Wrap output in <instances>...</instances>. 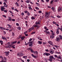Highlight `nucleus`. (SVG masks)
Instances as JSON below:
<instances>
[{
	"label": "nucleus",
	"instance_id": "1",
	"mask_svg": "<svg viewBox=\"0 0 62 62\" xmlns=\"http://www.w3.org/2000/svg\"><path fill=\"white\" fill-rule=\"evenodd\" d=\"M49 58V61H51V62H52V59H53L54 60H55V59H54V57H53V56H50Z\"/></svg>",
	"mask_w": 62,
	"mask_h": 62
},
{
	"label": "nucleus",
	"instance_id": "2",
	"mask_svg": "<svg viewBox=\"0 0 62 62\" xmlns=\"http://www.w3.org/2000/svg\"><path fill=\"white\" fill-rule=\"evenodd\" d=\"M50 12L48 13L46 12H45V16L46 18H47L49 16V15L50 14Z\"/></svg>",
	"mask_w": 62,
	"mask_h": 62
},
{
	"label": "nucleus",
	"instance_id": "3",
	"mask_svg": "<svg viewBox=\"0 0 62 62\" xmlns=\"http://www.w3.org/2000/svg\"><path fill=\"white\" fill-rule=\"evenodd\" d=\"M23 54L22 52H19L17 53V55H19V56H22Z\"/></svg>",
	"mask_w": 62,
	"mask_h": 62
},
{
	"label": "nucleus",
	"instance_id": "4",
	"mask_svg": "<svg viewBox=\"0 0 62 62\" xmlns=\"http://www.w3.org/2000/svg\"><path fill=\"white\" fill-rule=\"evenodd\" d=\"M35 30L34 27H32L31 28H30L29 29H28L29 32H31V30Z\"/></svg>",
	"mask_w": 62,
	"mask_h": 62
},
{
	"label": "nucleus",
	"instance_id": "5",
	"mask_svg": "<svg viewBox=\"0 0 62 62\" xmlns=\"http://www.w3.org/2000/svg\"><path fill=\"white\" fill-rule=\"evenodd\" d=\"M43 55H46V56H49V55H50V54L49 53L45 52L44 53Z\"/></svg>",
	"mask_w": 62,
	"mask_h": 62
},
{
	"label": "nucleus",
	"instance_id": "6",
	"mask_svg": "<svg viewBox=\"0 0 62 62\" xmlns=\"http://www.w3.org/2000/svg\"><path fill=\"white\" fill-rule=\"evenodd\" d=\"M55 40L56 41L59 42V41H60V38L58 37H56V39H55Z\"/></svg>",
	"mask_w": 62,
	"mask_h": 62
},
{
	"label": "nucleus",
	"instance_id": "7",
	"mask_svg": "<svg viewBox=\"0 0 62 62\" xmlns=\"http://www.w3.org/2000/svg\"><path fill=\"white\" fill-rule=\"evenodd\" d=\"M30 43H29V47H32L33 46H32V42H33L32 41H29V42Z\"/></svg>",
	"mask_w": 62,
	"mask_h": 62
},
{
	"label": "nucleus",
	"instance_id": "8",
	"mask_svg": "<svg viewBox=\"0 0 62 62\" xmlns=\"http://www.w3.org/2000/svg\"><path fill=\"white\" fill-rule=\"evenodd\" d=\"M4 53L6 54L5 55H6V56L8 55V54H9V51L5 52Z\"/></svg>",
	"mask_w": 62,
	"mask_h": 62
},
{
	"label": "nucleus",
	"instance_id": "9",
	"mask_svg": "<svg viewBox=\"0 0 62 62\" xmlns=\"http://www.w3.org/2000/svg\"><path fill=\"white\" fill-rule=\"evenodd\" d=\"M21 35H20L19 37V38L20 39V38H21V39L22 40H23L24 39H25V37L24 36H23L22 37H20Z\"/></svg>",
	"mask_w": 62,
	"mask_h": 62
},
{
	"label": "nucleus",
	"instance_id": "10",
	"mask_svg": "<svg viewBox=\"0 0 62 62\" xmlns=\"http://www.w3.org/2000/svg\"><path fill=\"white\" fill-rule=\"evenodd\" d=\"M0 29H4V30H7V31H8L9 30V29H5V28H3L2 27H0Z\"/></svg>",
	"mask_w": 62,
	"mask_h": 62
},
{
	"label": "nucleus",
	"instance_id": "11",
	"mask_svg": "<svg viewBox=\"0 0 62 62\" xmlns=\"http://www.w3.org/2000/svg\"><path fill=\"white\" fill-rule=\"evenodd\" d=\"M49 52L50 53H51V54H53L54 53V51H53L52 49H51L49 50Z\"/></svg>",
	"mask_w": 62,
	"mask_h": 62
},
{
	"label": "nucleus",
	"instance_id": "12",
	"mask_svg": "<svg viewBox=\"0 0 62 62\" xmlns=\"http://www.w3.org/2000/svg\"><path fill=\"white\" fill-rule=\"evenodd\" d=\"M48 43H49V44L52 45V46H53V45H54L53 44V43L52 42V41H49V42H48Z\"/></svg>",
	"mask_w": 62,
	"mask_h": 62
},
{
	"label": "nucleus",
	"instance_id": "13",
	"mask_svg": "<svg viewBox=\"0 0 62 62\" xmlns=\"http://www.w3.org/2000/svg\"><path fill=\"white\" fill-rule=\"evenodd\" d=\"M33 26L34 27H37V29L39 27V26L37 25H33Z\"/></svg>",
	"mask_w": 62,
	"mask_h": 62
},
{
	"label": "nucleus",
	"instance_id": "14",
	"mask_svg": "<svg viewBox=\"0 0 62 62\" xmlns=\"http://www.w3.org/2000/svg\"><path fill=\"white\" fill-rule=\"evenodd\" d=\"M4 9H5V8L3 6H1V11H4Z\"/></svg>",
	"mask_w": 62,
	"mask_h": 62
},
{
	"label": "nucleus",
	"instance_id": "15",
	"mask_svg": "<svg viewBox=\"0 0 62 62\" xmlns=\"http://www.w3.org/2000/svg\"><path fill=\"white\" fill-rule=\"evenodd\" d=\"M15 4L16 5L17 7H19V3H17V2H16V3H15Z\"/></svg>",
	"mask_w": 62,
	"mask_h": 62
},
{
	"label": "nucleus",
	"instance_id": "16",
	"mask_svg": "<svg viewBox=\"0 0 62 62\" xmlns=\"http://www.w3.org/2000/svg\"><path fill=\"white\" fill-rule=\"evenodd\" d=\"M17 43V41H15L14 42H11V44H14L15 43Z\"/></svg>",
	"mask_w": 62,
	"mask_h": 62
},
{
	"label": "nucleus",
	"instance_id": "17",
	"mask_svg": "<svg viewBox=\"0 0 62 62\" xmlns=\"http://www.w3.org/2000/svg\"><path fill=\"white\" fill-rule=\"evenodd\" d=\"M62 9V8H61V7H60L59 8H58V12H59L60 10H61Z\"/></svg>",
	"mask_w": 62,
	"mask_h": 62
},
{
	"label": "nucleus",
	"instance_id": "18",
	"mask_svg": "<svg viewBox=\"0 0 62 62\" xmlns=\"http://www.w3.org/2000/svg\"><path fill=\"white\" fill-rule=\"evenodd\" d=\"M8 19L9 20V21H11H11L12 20V18H11V17H8Z\"/></svg>",
	"mask_w": 62,
	"mask_h": 62
},
{
	"label": "nucleus",
	"instance_id": "19",
	"mask_svg": "<svg viewBox=\"0 0 62 62\" xmlns=\"http://www.w3.org/2000/svg\"><path fill=\"white\" fill-rule=\"evenodd\" d=\"M40 21H39L38 22H36L35 23L37 25H38V24H39V23H40Z\"/></svg>",
	"mask_w": 62,
	"mask_h": 62
},
{
	"label": "nucleus",
	"instance_id": "20",
	"mask_svg": "<svg viewBox=\"0 0 62 62\" xmlns=\"http://www.w3.org/2000/svg\"><path fill=\"white\" fill-rule=\"evenodd\" d=\"M52 33V35H53L54 36L55 35V34H54V32H53V31L52 30H51L50 31Z\"/></svg>",
	"mask_w": 62,
	"mask_h": 62
},
{
	"label": "nucleus",
	"instance_id": "21",
	"mask_svg": "<svg viewBox=\"0 0 62 62\" xmlns=\"http://www.w3.org/2000/svg\"><path fill=\"white\" fill-rule=\"evenodd\" d=\"M38 43L39 44H42V42L39 41H38Z\"/></svg>",
	"mask_w": 62,
	"mask_h": 62
},
{
	"label": "nucleus",
	"instance_id": "22",
	"mask_svg": "<svg viewBox=\"0 0 62 62\" xmlns=\"http://www.w3.org/2000/svg\"><path fill=\"white\" fill-rule=\"evenodd\" d=\"M50 38L51 39H54V35L52 34V36H50Z\"/></svg>",
	"mask_w": 62,
	"mask_h": 62
},
{
	"label": "nucleus",
	"instance_id": "23",
	"mask_svg": "<svg viewBox=\"0 0 62 62\" xmlns=\"http://www.w3.org/2000/svg\"><path fill=\"white\" fill-rule=\"evenodd\" d=\"M0 43H1V45H3V42L2 40H0Z\"/></svg>",
	"mask_w": 62,
	"mask_h": 62
},
{
	"label": "nucleus",
	"instance_id": "24",
	"mask_svg": "<svg viewBox=\"0 0 62 62\" xmlns=\"http://www.w3.org/2000/svg\"><path fill=\"white\" fill-rule=\"evenodd\" d=\"M40 20H42L43 19V16H41L40 18Z\"/></svg>",
	"mask_w": 62,
	"mask_h": 62
},
{
	"label": "nucleus",
	"instance_id": "25",
	"mask_svg": "<svg viewBox=\"0 0 62 62\" xmlns=\"http://www.w3.org/2000/svg\"><path fill=\"white\" fill-rule=\"evenodd\" d=\"M31 47H29L27 49V50H28V51H29V50H31Z\"/></svg>",
	"mask_w": 62,
	"mask_h": 62
},
{
	"label": "nucleus",
	"instance_id": "26",
	"mask_svg": "<svg viewBox=\"0 0 62 62\" xmlns=\"http://www.w3.org/2000/svg\"><path fill=\"white\" fill-rule=\"evenodd\" d=\"M17 29L18 30H21V28L20 27H17Z\"/></svg>",
	"mask_w": 62,
	"mask_h": 62
},
{
	"label": "nucleus",
	"instance_id": "27",
	"mask_svg": "<svg viewBox=\"0 0 62 62\" xmlns=\"http://www.w3.org/2000/svg\"><path fill=\"white\" fill-rule=\"evenodd\" d=\"M54 47H56V48H57V49H58V46L56 45H54Z\"/></svg>",
	"mask_w": 62,
	"mask_h": 62
},
{
	"label": "nucleus",
	"instance_id": "28",
	"mask_svg": "<svg viewBox=\"0 0 62 62\" xmlns=\"http://www.w3.org/2000/svg\"><path fill=\"white\" fill-rule=\"evenodd\" d=\"M7 47L8 48H10V47H11V44L8 45H7Z\"/></svg>",
	"mask_w": 62,
	"mask_h": 62
},
{
	"label": "nucleus",
	"instance_id": "29",
	"mask_svg": "<svg viewBox=\"0 0 62 62\" xmlns=\"http://www.w3.org/2000/svg\"><path fill=\"white\" fill-rule=\"evenodd\" d=\"M7 25L9 28H11V26L9 24H7Z\"/></svg>",
	"mask_w": 62,
	"mask_h": 62
},
{
	"label": "nucleus",
	"instance_id": "30",
	"mask_svg": "<svg viewBox=\"0 0 62 62\" xmlns=\"http://www.w3.org/2000/svg\"><path fill=\"white\" fill-rule=\"evenodd\" d=\"M31 56H32L34 58H36V56H34V54H32L31 55Z\"/></svg>",
	"mask_w": 62,
	"mask_h": 62
},
{
	"label": "nucleus",
	"instance_id": "31",
	"mask_svg": "<svg viewBox=\"0 0 62 62\" xmlns=\"http://www.w3.org/2000/svg\"><path fill=\"white\" fill-rule=\"evenodd\" d=\"M2 39H6V37H5L4 36L3 37H2Z\"/></svg>",
	"mask_w": 62,
	"mask_h": 62
},
{
	"label": "nucleus",
	"instance_id": "32",
	"mask_svg": "<svg viewBox=\"0 0 62 62\" xmlns=\"http://www.w3.org/2000/svg\"><path fill=\"white\" fill-rule=\"evenodd\" d=\"M54 56L55 57H56V58H58V57L56 55H54Z\"/></svg>",
	"mask_w": 62,
	"mask_h": 62
},
{
	"label": "nucleus",
	"instance_id": "33",
	"mask_svg": "<svg viewBox=\"0 0 62 62\" xmlns=\"http://www.w3.org/2000/svg\"><path fill=\"white\" fill-rule=\"evenodd\" d=\"M31 53H33V52H34V50H33L32 49H31Z\"/></svg>",
	"mask_w": 62,
	"mask_h": 62
},
{
	"label": "nucleus",
	"instance_id": "34",
	"mask_svg": "<svg viewBox=\"0 0 62 62\" xmlns=\"http://www.w3.org/2000/svg\"><path fill=\"white\" fill-rule=\"evenodd\" d=\"M30 0H27V1H26V3H29V2H30Z\"/></svg>",
	"mask_w": 62,
	"mask_h": 62
},
{
	"label": "nucleus",
	"instance_id": "35",
	"mask_svg": "<svg viewBox=\"0 0 62 62\" xmlns=\"http://www.w3.org/2000/svg\"><path fill=\"white\" fill-rule=\"evenodd\" d=\"M29 9L30 10H32L33 9H32V8L31 7H29Z\"/></svg>",
	"mask_w": 62,
	"mask_h": 62
},
{
	"label": "nucleus",
	"instance_id": "36",
	"mask_svg": "<svg viewBox=\"0 0 62 62\" xmlns=\"http://www.w3.org/2000/svg\"><path fill=\"white\" fill-rule=\"evenodd\" d=\"M0 58H2V59L3 60H4V58H3V57L2 56H0Z\"/></svg>",
	"mask_w": 62,
	"mask_h": 62
},
{
	"label": "nucleus",
	"instance_id": "37",
	"mask_svg": "<svg viewBox=\"0 0 62 62\" xmlns=\"http://www.w3.org/2000/svg\"><path fill=\"white\" fill-rule=\"evenodd\" d=\"M31 19L32 20H34V19H35V18L34 16H32L31 18Z\"/></svg>",
	"mask_w": 62,
	"mask_h": 62
},
{
	"label": "nucleus",
	"instance_id": "38",
	"mask_svg": "<svg viewBox=\"0 0 62 62\" xmlns=\"http://www.w3.org/2000/svg\"><path fill=\"white\" fill-rule=\"evenodd\" d=\"M3 58L4 59V60H5L6 61L7 60V58H6V57H3Z\"/></svg>",
	"mask_w": 62,
	"mask_h": 62
},
{
	"label": "nucleus",
	"instance_id": "39",
	"mask_svg": "<svg viewBox=\"0 0 62 62\" xmlns=\"http://www.w3.org/2000/svg\"><path fill=\"white\" fill-rule=\"evenodd\" d=\"M51 9H52V10H53V11L54 10V7H52Z\"/></svg>",
	"mask_w": 62,
	"mask_h": 62
},
{
	"label": "nucleus",
	"instance_id": "40",
	"mask_svg": "<svg viewBox=\"0 0 62 62\" xmlns=\"http://www.w3.org/2000/svg\"><path fill=\"white\" fill-rule=\"evenodd\" d=\"M56 33H57V34H58L59 33V31H57Z\"/></svg>",
	"mask_w": 62,
	"mask_h": 62
},
{
	"label": "nucleus",
	"instance_id": "41",
	"mask_svg": "<svg viewBox=\"0 0 62 62\" xmlns=\"http://www.w3.org/2000/svg\"><path fill=\"white\" fill-rule=\"evenodd\" d=\"M30 42H28V43L27 44L26 43L25 44V45H27L28 44H29V43Z\"/></svg>",
	"mask_w": 62,
	"mask_h": 62
},
{
	"label": "nucleus",
	"instance_id": "42",
	"mask_svg": "<svg viewBox=\"0 0 62 62\" xmlns=\"http://www.w3.org/2000/svg\"><path fill=\"white\" fill-rule=\"evenodd\" d=\"M35 33L36 32L35 31L31 33V34H35Z\"/></svg>",
	"mask_w": 62,
	"mask_h": 62
},
{
	"label": "nucleus",
	"instance_id": "43",
	"mask_svg": "<svg viewBox=\"0 0 62 62\" xmlns=\"http://www.w3.org/2000/svg\"><path fill=\"white\" fill-rule=\"evenodd\" d=\"M4 1L6 3H7L8 2V0H4Z\"/></svg>",
	"mask_w": 62,
	"mask_h": 62
},
{
	"label": "nucleus",
	"instance_id": "44",
	"mask_svg": "<svg viewBox=\"0 0 62 62\" xmlns=\"http://www.w3.org/2000/svg\"><path fill=\"white\" fill-rule=\"evenodd\" d=\"M53 24H56V22H54V21L53 22Z\"/></svg>",
	"mask_w": 62,
	"mask_h": 62
},
{
	"label": "nucleus",
	"instance_id": "45",
	"mask_svg": "<svg viewBox=\"0 0 62 62\" xmlns=\"http://www.w3.org/2000/svg\"><path fill=\"white\" fill-rule=\"evenodd\" d=\"M34 17H36L37 16V14H34Z\"/></svg>",
	"mask_w": 62,
	"mask_h": 62
},
{
	"label": "nucleus",
	"instance_id": "46",
	"mask_svg": "<svg viewBox=\"0 0 62 62\" xmlns=\"http://www.w3.org/2000/svg\"><path fill=\"white\" fill-rule=\"evenodd\" d=\"M45 51L46 52H48L49 51V50L48 49H46Z\"/></svg>",
	"mask_w": 62,
	"mask_h": 62
},
{
	"label": "nucleus",
	"instance_id": "47",
	"mask_svg": "<svg viewBox=\"0 0 62 62\" xmlns=\"http://www.w3.org/2000/svg\"><path fill=\"white\" fill-rule=\"evenodd\" d=\"M24 13L23 12L21 13V15L23 16V15H24Z\"/></svg>",
	"mask_w": 62,
	"mask_h": 62
},
{
	"label": "nucleus",
	"instance_id": "48",
	"mask_svg": "<svg viewBox=\"0 0 62 62\" xmlns=\"http://www.w3.org/2000/svg\"><path fill=\"white\" fill-rule=\"evenodd\" d=\"M26 25L27 26V27H28L29 26L27 25V23H26Z\"/></svg>",
	"mask_w": 62,
	"mask_h": 62
},
{
	"label": "nucleus",
	"instance_id": "49",
	"mask_svg": "<svg viewBox=\"0 0 62 62\" xmlns=\"http://www.w3.org/2000/svg\"><path fill=\"white\" fill-rule=\"evenodd\" d=\"M10 44V42H8L7 44H8V45H9V44Z\"/></svg>",
	"mask_w": 62,
	"mask_h": 62
},
{
	"label": "nucleus",
	"instance_id": "50",
	"mask_svg": "<svg viewBox=\"0 0 62 62\" xmlns=\"http://www.w3.org/2000/svg\"><path fill=\"white\" fill-rule=\"evenodd\" d=\"M23 58H27V56H23Z\"/></svg>",
	"mask_w": 62,
	"mask_h": 62
},
{
	"label": "nucleus",
	"instance_id": "51",
	"mask_svg": "<svg viewBox=\"0 0 62 62\" xmlns=\"http://www.w3.org/2000/svg\"><path fill=\"white\" fill-rule=\"evenodd\" d=\"M46 33L49 35H50V33L49 32V31H47Z\"/></svg>",
	"mask_w": 62,
	"mask_h": 62
},
{
	"label": "nucleus",
	"instance_id": "52",
	"mask_svg": "<svg viewBox=\"0 0 62 62\" xmlns=\"http://www.w3.org/2000/svg\"><path fill=\"white\" fill-rule=\"evenodd\" d=\"M59 1V0H55V1H54V2H58Z\"/></svg>",
	"mask_w": 62,
	"mask_h": 62
},
{
	"label": "nucleus",
	"instance_id": "53",
	"mask_svg": "<svg viewBox=\"0 0 62 62\" xmlns=\"http://www.w3.org/2000/svg\"><path fill=\"white\" fill-rule=\"evenodd\" d=\"M12 21H13V22H14L15 21V20L14 19H12Z\"/></svg>",
	"mask_w": 62,
	"mask_h": 62
},
{
	"label": "nucleus",
	"instance_id": "54",
	"mask_svg": "<svg viewBox=\"0 0 62 62\" xmlns=\"http://www.w3.org/2000/svg\"><path fill=\"white\" fill-rule=\"evenodd\" d=\"M27 14L28 16H29V15H30V13H27Z\"/></svg>",
	"mask_w": 62,
	"mask_h": 62
},
{
	"label": "nucleus",
	"instance_id": "55",
	"mask_svg": "<svg viewBox=\"0 0 62 62\" xmlns=\"http://www.w3.org/2000/svg\"><path fill=\"white\" fill-rule=\"evenodd\" d=\"M16 24L17 26H19V24L18 23H16Z\"/></svg>",
	"mask_w": 62,
	"mask_h": 62
},
{
	"label": "nucleus",
	"instance_id": "56",
	"mask_svg": "<svg viewBox=\"0 0 62 62\" xmlns=\"http://www.w3.org/2000/svg\"><path fill=\"white\" fill-rule=\"evenodd\" d=\"M3 32L4 34H6V31H3Z\"/></svg>",
	"mask_w": 62,
	"mask_h": 62
},
{
	"label": "nucleus",
	"instance_id": "57",
	"mask_svg": "<svg viewBox=\"0 0 62 62\" xmlns=\"http://www.w3.org/2000/svg\"><path fill=\"white\" fill-rule=\"evenodd\" d=\"M24 12L25 13H27V12H28V11H27L26 10Z\"/></svg>",
	"mask_w": 62,
	"mask_h": 62
},
{
	"label": "nucleus",
	"instance_id": "58",
	"mask_svg": "<svg viewBox=\"0 0 62 62\" xmlns=\"http://www.w3.org/2000/svg\"><path fill=\"white\" fill-rule=\"evenodd\" d=\"M58 57L59 58H60L61 57V55H59V56H58Z\"/></svg>",
	"mask_w": 62,
	"mask_h": 62
},
{
	"label": "nucleus",
	"instance_id": "59",
	"mask_svg": "<svg viewBox=\"0 0 62 62\" xmlns=\"http://www.w3.org/2000/svg\"><path fill=\"white\" fill-rule=\"evenodd\" d=\"M39 13H41L42 12H41V11H39Z\"/></svg>",
	"mask_w": 62,
	"mask_h": 62
},
{
	"label": "nucleus",
	"instance_id": "60",
	"mask_svg": "<svg viewBox=\"0 0 62 62\" xmlns=\"http://www.w3.org/2000/svg\"><path fill=\"white\" fill-rule=\"evenodd\" d=\"M6 61H3L2 60H1V61L0 62H6Z\"/></svg>",
	"mask_w": 62,
	"mask_h": 62
},
{
	"label": "nucleus",
	"instance_id": "61",
	"mask_svg": "<svg viewBox=\"0 0 62 62\" xmlns=\"http://www.w3.org/2000/svg\"><path fill=\"white\" fill-rule=\"evenodd\" d=\"M35 8H36V9H37L38 10L39 9V8L38 7H36Z\"/></svg>",
	"mask_w": 62,
	"mask_h": 62
},
{
	"label": "nucleus",
	"instance_id": "62",
	"mask_svg": "<svg viewBox=\"0 0 62 62\" xmlns=\"http://www.w3.org/2000/svg\"><path fill=\"white\" fill-rule=\"evenodd\" d=\"M57 28H58V29H60V30H61V28H60L59 27H58Z\"/></svg>",
	"mask_w": 62,
	"mask_h": 62
},
{
	"label": "nucleus",
	"instance_id": "63",
	"mask_svg": "<svg viewBox=\"0 0 62 62\" xmlns=\"http://www.w3.org/2000/svg\"><path fill=\"white\" fill-rule=\"evenodd\" d=\"M57 18H60V16H57Z\"/></svg>",
	"mask_w": 62,
	"mask_h": 62
},
{
	"label": "nucleus",
	"instance_id": "64",
	"mask_svg": "<svg viewBox=\"0 0 62 62\" xmlns=\"http://www.w3.org/2000/svg\"><path fill=\"white\" fill-rule=\"evenodd\" d=\"M4 12H6V13H7V11L6 10H4Z\"/></svg>",
	"mask_w": 62,
	"mask_h": 62
}]
</instances>
